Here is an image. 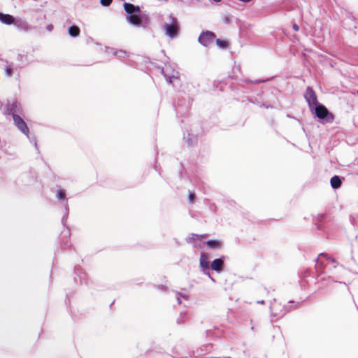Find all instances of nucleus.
<instances>
[{
  "label": "nucleus",
  "instance_id": "34",
  "mask_svg": "<svg viewBox=\"0 0 358 358\" xmlns=\"http://www.w3.org/2000/svg\"><path fill=\"white\" fill-rule=\"evenodd\" d=\"M202 271L204 274L208 275L213 281H215V280L210 275L209 269H202Z\"/></svg>",
  "mask_w": 358,
  "mask_h": 358
},
{
  "label": "nucleus",
  "instance_id": "17",
  "mask_svg": "<svg viewBox=\"0 0 358 358\" xmlns=\"http://www.w3.org/2000/svg\"><path fill=\"white\" fill-rule=\"evenodd\" d=\"M206 245L213 250L220 249L222 247V243L219 240H208L206 242Z\"/></svg>",
  "mask_w": 358,
  "mask_h": 358
},
{
  "label": "nucleus",
  "instance_id": "25",
  "mask_svg": "<svg viewBox=\"0 0 358 358\" xmlns=\"http://www.w3.org/2000/svg\"><path fill=\"white\" fill-rule=\"evenodd\" d=\"M17 60L20 62L19 64L22 68L26 66L29 62L27 60V56L24 54L20 53L17 55Z\"/></svg>",
  "mask_w": 358,
  "mask_h": 358
},
{
  "label": "nucleus",
  "instance_id": "27",
  "mask_svg": "<svg viewBox=\"0 0 358 358\" xmlns=\"http://www.w3.org/2000/svg\"><path fill=\"white\" fill-rule=\"evenodd\" d=\"M199 239V235L196 234H190L186 238L185 241L187 243H192L194 241Z\"/></svg>",
  "mask_w": 358,
  "mask_h": 358
},
{
  "label": "nucleus",
  "instance_id": "39",
  "mask_svg": "<svg viewBox=\"0 0 358 358\" xmlns=\"http://www.w3.org/2000/svg\"><path fill=\"white\" fill-rule=\"evenodd\" d=\"M205 236H206V234L199 235V240L202 239Z\"/></svg>",
  "mask_w": 358,
  "mask_h": 358
},
{
  "label": "nucleus",
  "instance_id": "6",
  "mask_svg": "<svg viewBox=\"0 0 358 358\" xmlns=\"http://www.w3.org/2000/svg\"><path fill=\"white\" fill-rule=\"evenodd\" d=\"M56 197L64 207V214L62 218V223L64 226H65L69 213L68 199L66 198V191L63 189H58Z\"/></svg>",
  "mask_w": 358,
  "mask_h": 358
},
{
  "label": "nucleus",
  "instance_id": "16",
  "mask_svg": "<svg viewBox=\"0 0 358 358\" xmlns=\"http://www.w3.org/2000/svg\"><path fill=\"white\" fill-rule=\"evenodd\" d=\"M15 20L16 19L13 15H10V14H5L3 13H0V22H2L3 24H7V25H10L13 24H14Z\"/></svg>",
  "mask_w": 358,
  "mask_h": 358
},
{
  "label": "nucleus",
  "instance_id": "23",
  "mask_svg": "<svg viewBox=\"0 0 358 358\" xmlns=\"http://www.w3.org/2000/svg\"><path fill=\"white\" fill-rule=\"evenodd\" d=\"M68 33L71 37L76 38L80 35V29L76 25H71L68 28Z\"/></svg>",
  "mask_w": 358,
  "mask_h": 358
},
{
  "label": "nucleus",
  "instance_id": "35",
  "mask_svg": "<svg viewBox=\"0 0 358 358\" xmlns=\"http://www.w3.org/2000/svg\"><path fill=\"white\" fill-rule=\"evenodd\" d=\"M292 28L295 31H298L299 30V27L296 24H293Z\"/></svg>",
  "mask_w": 358,
  "mask_h": 358
},
{
  "label": "nucleus",
  "instance_id": "21",
  "mask_svg": "<svg viewBox=\"0 0 358 358\" xmlns=\"http://www.w3.org/2000/svg\"><path fill=\"white\" fill-rule=\"evenodd\" d=\"M70 231L69 229L66 232L64 233V236L62 238V241L61 242V247L63 248H67L71 246L70 241H69Z\"/></svg>",
  "mask_w": 358,
  "mask_h": 358
},
{
  "label": "nucleus",
  "instance_id": "14",
  "mask_svg": "<svg viewBox=\"0 0 358 358\" xmlns=\"http://www.w3.org/2000/svg\"><path fill=\"white\" fill-rule=\"evenodd\" d=\"M210 267L212 270L220 273L223 271L224 268V261L222 258H217L214 259L210 264Z\"/></svg>",
  "mask_w": 358,
  "mask_h": 358
},
{
  "label": "nucleus",
  "instance_id": "11",
  "mask_svg": "<svg viewBox=\"0 0 358 358\" xmlns=\"http://www.w3.org/2000/svg\"><path fill=\"white\" fill-rule=\"evenodd\" d=\"M15 126L24 135L29 137V129L25 121L19 115H14L13 117Z\"/></svg>",
  "mask_w": 358,
  "mask_h": 358
},
{
  "label": "nucleus",
  "instance_id": "41",
  "mask_svg": "<svg viewBox=\"0 0 358 358\" xmlns=\"http://www.w3.org/2000/svg\"><path fill=\"white\" fill-rule=\"evenodd\" d=\"M177 300H178V303H181V300H180V299L179 297L178 298V299H177Z\"/></svg>",
  "mask_w": 358,
  "mask_h": 358
},
{
  "label": "nucleus",
  "instance_id": "37",
  "mask_svg": "<svg viewBox=\"0 0 358 358\" xmlns=\"http://www.w3.org/2000/svg\"><path fill=\"white\" fill-rule=\"evenodd\" d=\"M224 22L225 23H229L230 20H229V17H225V19H224Z\"/></svg>",
  "mask_w": 358,
  "mask_h": 358
},
{
  "label": "nucleus",
  "instance_id": "31",
  "mask_svg": "<svg viewBox=\"0 0 358 358\" xmlns=\"http://www.w3.org/2000/svg\"><path fill=\"white\" fill-rule=\"evenodd\" d=\"M195 198H196L195 194L194 192H189V196H188L189 201L190 202H193L194 201Z\"/></svg>",
  "mask_w": 358,
  "mask_h": 358
},
{
  "label": "nucleus",
  "instance_id": "8",
  "mask_svg": "<svg viewBox=\"0 0 358 358\" xmlns=\"http://www.w3.org/2000/svg\"><path fill=\"white\" fill-rule=\"evenodd\" d=\"M215 38L216 35L214 32L206 30L201 31L199 36L198 41L203 46L209 47L213 43Z\"/></svg>",
  "mask_w": 358,
  "mask_h": 358
},
{
  "label": "nucleus",
  "instance_id": "13",
  "mask_svg": "<svg viewBox=\"0 0 358 358\" xmlns=\"http://www.w3.org/2000/svg\"><path fill=\"white\" fill-rule=\"evenodd\" d=\"M74 271L76 275L78 277L81 283H84L87 285L90 284V279L88 275L79 266H75Z\"/></svg>",
  "mask_w": 358,
  "mask_h": 358
},
{
  "label": "nucleus",
  "instance_id": "20",
  "mask_svg": "<svg viewBox=\"0 0 358 358\" xmlns=\"http://www.w3.org/2000/svg\"><path fill=\"white\" fill-rule=\"evenodd\" d=\"M107 51L108 52H112L114 55H115L118 59H122L127 56V52L124 50H115L112 48H107Z\"/></svg>",
  "mask_w": 358,
  "mask_h": 358
},
{
  "label": "nucleus",
  "instance_id": "22",
  "mask_svg": "<svg viewBox=\"0 0 358 358\" xmlns=\"http://www.w3.org/2000/svg\"><path fill=\"white\" fill-rule=\"evenodd\" d=\"M184 139L187 144L190 146L195 145L197 143V136L188 133L187 136H184Z\"/></svg>",
  "mask_w": 358,
  "mask_h": 358
},
{
  "label": "nucleus",
  "instance_id": "7",
  "mask_svg": "<svg viewBox=\"0 0 358 358\" xmlns=\"http://www.w3.org/2000/svg\"><path fill=\"white\" fill-rule=\"evenodd\" d=\"M6 108V111L5 112V114L12 115L13 117H14V115H20L23 113L22 105L17 99L13 100L12 102L8 101Z\"/></svg>",
  "mask_w": 358,
  "mask_h": 358
},
{
  "label": "nucleus",
  "instance_id": "18",
  "mask_svg": "<svg viewBox=\"0 0 358 358\" xmlns=\"http://www.w3.org/2000/svg\"><path fill=\"white\" fill-rule=\"evenodd\" d=\"M330 184L334 189H338L342 185L341 178L338 176H334L330 180Z\"/></svg>",
  "mask_w": 358,
  "mask_h": 358
},
{
  "label": "nucleus",
  "instance_id": "33",
  "mask_svg": "<svg viewBox=\"0 0 358 358\" xmlns=\"http://www.w3.org/2000/svg\"><path fill=\"white\" fill-rule=\"evenodd\" d=\"M185 314H184V315L182 316V314L180 315V318H178L177 320V323L178 324H182L185 322Z\"/></svg>",
  "mask_w": 358,
  "mask_h": 358
},
{
  "label": "nucleus",
  "instance_id": "26",
  "mask_svg": "<svg viewBox=\"0 0 358 358\" xmlns=\"http://www.w3.org/2000/svg\"><path fill=\"white\" fill-rule=\"evenodd\" d=\"M4 71L6 76L10 78L13 76L14 73L12 71V68L10 65H8V62H6V64L4 66Z\"/></svg>",
  "mask_w": 358,
  "mask_h": 358
},
{
  "label": "nucleus",
  "instance_id": "3",
  "mask_svg": "<svg viewBox=\"0 0 358 358\" xmlns=\"http://www.w3.org/2000/svg\"><path fill=\"white\" fill-rule=\"evenodd\" d=\"M317 284L319 285V287L323 289L333 288L334 287V285L337 284L346 286L345 282L338 280V278L337 276H334L326 272L318 274Z\"/></svg>",
  "mask_w": 358,
  "mask_h": 358
},
{
  "label": "nucleus",
  "instance_id": "2",
  "mask_svg": "<svg viewBox=\"0 0 358 358\" xmlns=\"http://www.w3.org/2000/svg\"><path fill=\"white\" fill-rule=\"evenodd\" d=\"M289 305H282L278 302L276 299H273L270 302L269 309L271 316L273 317L280 318L289 311L296 309L299 306V303H295L290 301Z\"/></svg>",
  "mask_w": 358,
  "mask_h": 358
},
{
  "label": "nucleus",
  "instance_id": "1",
  "mask_svg": "<svg viewBox=\"0 0 358 358\" xmlns=\"http://www.w3.org/2000/svg\"><path fill=\"white\" fill-rule=\"evenodd\" d=\"M124 9L127 13V22L137 27L146 28L150 22L148 15L141 13L140 7L131 3L125 2L123 5Z\"/></svg>",
  "mask_w": 358,
  "mask_h": 358
},
{
  "label": "nucleus",
  "instance_id": "38",
  "mask_svg": "<svg viewBox=\"0 0 358 358\" xmlns=\"http://www.w3.org/2000/svg\"><path fill=\"white\" fill-rule=\"evenodd\" d=\"M257 303H259V304H264V303H265V301H264V300L258 301H257Z\"/></svg>",
  "mask_w": 358,
  "mask_h": 358
},
{
  "label": "nucleus",
  "instance_id": "12",
  "mask_svg": "<svg viewBox=\"0 0 358 358\" xmlns=\"http://www.w3.org/2000/svg\"><path fill=\"white\" fill-rule=\"evenodd\" d=\"M14 25L18 30L24 32H28L36 28L35 27L29 24L25 20L21 18L16 19Z\"/></svg>",
  "mask_w": 358,
  "mask_h": 358
},
{
  "label": "nucleus",
  "instance_id": "5",
  "mask_svg": "<svg viewBox=\"0 0 358 358\" xmlns=\"http://www.w3.org/2000/svg\"><path fill=\"white\" fill-rule=\"evenodd\" d=\"M310 110L322 124L331 123L334 120V115L322 103H319Z\"/></svg>",
  "mask_w": 358,
  "mask_h": 358
},
{
  "label": "nucleus",
  "instance_id": "44",
  "mask_svg": "<svg viewBox=\"0 0 358 358\" xmlns=\"http://www.w3.org/2000/svg\"><path fill=\"white\" fill-rule=\"evenodd\" d=\"M357 94H358V90H357Z\"/></svg>",
  "mask_w": 358,
  "mask_h": 358
},
{
  "label": "nucleus",
  "instance_id": "24",
  "mask_svg": "<svg viewBox=\"0 0 358 358\" xmlns=\"http://www.w3.org/2000/svg\"><path fill=\"white\" fill-rule=\"evenodd\" d=\"M320 257H325L326 259L330 262H331L334 265H333V267L334 268H336V266L338 264L337 262L336 261V259L331 257H329L327 253H320L318 256V258L316 259V262H317V264H320V260H319V258Z\"/></svg>",
  "mask_w": 358,
  "mask_h": 358
},
{
  "label": "nucleus",
  "instance_id": "4",
  "mask_svg": "<svg viewBox=\"0 0 358 358\" xmlns=\"http://www.w3.org/2000/svg\"><path fill=\"white\" fill-rule=\"evenodd\" d=\"M165 34L169 38H174L178 36L180 32V24L178 19L170 14L167 17V21L164 24Z\"/></svg>",
  "mask_w": 358,
  "mask_h": 358
},
{
  "label": "nucleus",
  "instance_id": "15",
  "mask_svg": "<svg viewBox=\"0 0 358 358\" xmlns=\"http://www.w3.org/2000/svg\"><path fill=\"white\" fill-rule=\"evenodd\" d=\"M185 100H180L179 99L177 102V103L174 106L175 107V110H176V113L177 114H180L181 115H183L184 114H186L187 110H188V108H189V103H188L187 105L184 108L182 106V104L183 103H185Z\"/></svg>",
  "mask_w": 358,
  "mask_h": 358
},
{
  "label": "nucleus",
  "instance_id": "28",
  "mask_svg": "<svg viewBox=\"0 0 358 358\" xmlns=\"http://www.w3.org/2000/svg\"><path fill=\"white\" fill-rule=\"evenodd\" d=\"M216 44L219 48L222 49H225L229 45V43L227 41L221 40L220 38L216 39Z\"/></svg>",
  "mask_w": 358,
  "mask_h": 358
},
{
  "label": "nucleus",
  "instance_id": "43",
  "mask_svg": "<svg viewBox=\"0 0 358 358\" xmlns=\"http://www.w3.org/2000/svg\"><path fill=\"white\" fill-rule=\"evenodd\" d=\"M69 294H66V298L68 299V300H69Z\"/></svg>",
  "mask_w": 358,
  "mask_h": 358
},
{
  "label": "nucleus",
  "instance_id": "40",
  "mask_svg": "<svg viewBox=\"0 0 358 358\" xmlns=\"http://www.w3.org/2000/svg\"><path fill=\"white\" fill-rule=\"evenodd\" d=\"M350 220H351V222H352V224H355V221H354V220H353L352 216H350Z\"/></svg>",
  "mask_w": 358,
  "mask_h": 358
},
{
  "label": "nucleus",
  "instance_id": "9",
  "mask_svg": "<svg viewBox=\"0 0 358 358\" xmlns=\"http://www.w3.org/2000/svg\"><path fill=\"white\" fill-rule=\"evenodd\" d=\"M166 78L169 83H172L173 79L178 78V71H176L170 64H165V67L156 66Z\"/></svg>",
  "mask_w": 358,
  "mask_h": 358
},
{
  "label": "nucleus",
  "instance_id": "42",
  "mask_svg": "<svg viewBox=\"0 0 358 358\" xmlns=\"http://www.w3.org/2000/svg\"><path fill=\"white\" fill-rule=\"evenodd\" d=\"M213 1L216 2V3H218V2H220L222 0H213Z\"/></svg>",
  "mask_w": 358,
  "mask_h": 358
},
{
  "label": "nucleus",
  "instance_id": "10",
  "mask_svg": "<svg viewBox=\"0 0 358 358\" xmlns=\"http://www.w3.org/2000/svg\"><path fill=\"white\" fill-rule=\"evenodd\" d=\"M304 98L310 109L318 105L317 96L315 92L311 87H308L304 94Z\"/></svg>",
  "mask_w": 358,
  "mask_h": 358
},
{
  "label": "nucleus",
  "instance_id": "32",
  "mask_svg": "<svg viewBox=\"0 0 358 358\" xmlns=\"http://www.w3.org/2000/svg\"><path fill=\"white\" fill-rule=\"evenodd\" d=\"M267 80H268V79H266V80H251V81H250V83L257 85V84H260V83H264V82H266Z\"/></svg>",
  "mask_w": 358,
  "mask_h": 358
},
{
  "label": "nucleus",
  "instance_id": "19",
  "mask_svg": "<svg viewBox=\"0 0 358 358\" xmlns=\"http://www.w3.org/2000/svg\"><path fill=\"white\" fill-rule=\"evenodd\" d=\"M199 264L202 269H209V262L208 261V257L203 252L201 253Z\"/></svg>",
  "mask_w": 358,
  "mask_h": 358
},
{
  "label": "nucleus",
  "instance_id": "29",
  "mask_svg": "<svg viewBox=\"0 0 358 358\" xmlns=\"http://www.w3.org/2000/svg\"><path fill=\"white\" fill-rule=\"evenodd\" d=\"M8 65H10L11 66V68H12V71L13 72L15 73V72H19V70L20 69H22V67L17 64H14L13 62H8Z\"/></svg>",
  "mask_w": 358,
  "mask_h": 358
},
{
  "label": "nucleus",
  "instance_id": "36",
  "mask_svg": "<svg viewBox=\"0 0 358 358\" xmlns=\"http://www.w3.org/2000/svg\"><path fill=\"white\" fill-rule=\"evenodd\" d=\"M46 29H47L48 31H51L53 29V25H52V24H48V25L46 27Z\"/></svg>",
  "mask_w": 358,
  "mask_h": 358
},
{
  "label": "nucleus",
  "instance_id": "30",
  "mask_svg": "<svg viewBox=\"0 0 358 358\" xmlns=\"http://www.w3.org/2000/svg\"><path fill=\"white\" fill-rule=\"evenodd\" d=\"M113 0H100V3L103 6H108L112 3Z\"/></svg>",
  "mask_w": 358,
  "mask_h": 358
}]
</instances>
